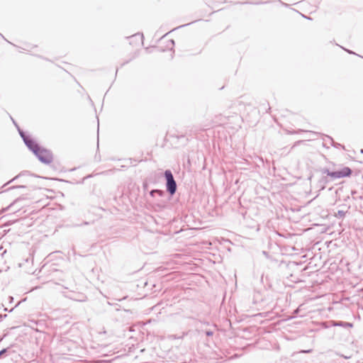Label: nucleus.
<instances>
[{
    "label": "nucleus",
    "mask_w": 363,
    "mask_h": 363,
    "mask_svg": "<svg viewBox=\"0 0 363 363\" xmlns=\"http://www.w3.org/2000/svg\"><path fill=\"white\" fill-rule=\"evenodd\" d=\"M34 178H36V177L33 176L31 174H28L27 173L19 174L18 175L15 177L13 179H11V181L8 182L7 183H6L3 186H1V194H6L9 190H11V189L14 190V189H21V188H26V186L25 185H16V186H13L6 188V186L9 183L12 182L13 181L21 179L22 182L29 183Z\"/></svg>",
    "instance_id": "f257e3e1"
},
{
    "label": "nucleus",
    "mask_w": 363,
    "mask_h": 363,
    "mask_svg": "<svg viewBox=\"0 0 363 363\" xmlns=\"http://www.w3.org/2000/svg\"><path fill=\"white\" fill-rule=\"evenodd\" d=\"M38 159L44 164H50L52 162L53 157L52 152L46 149L38 148L37 151L34 152Z\"/></svg>",
    "instance_id": "f03ea898"
},
{
    "label": "nucleus",
    "mask_w": 363,
    "mask_h": 363,
    "mask_svg": "<svg viewBox=\"0 0 363 363\" xmlns=\"http://www.w3.org/2000/svg\"><path fill=\"white\" fill-rule=\"evenodd\" d=\"M164 177L166 179V187L167 191L170 194V195H174L177 191V183L174 180L173 174L172 172L169 169L164 172Z\"/></svg>",
    "instance_id": "7ed1b4c3"
},
{
    "label": "nucleus",
    "mask_w": 363,
    "mask_h": 363,
    "mask_svg": "<svg viewBox=\"0 0 363 363\" xmlns=\"http://www.w3.org/2000/svg\"><path fill=\"white\" fill-rule=\"evenodd\" d=\"M352 174L350 168L345 167L341 170L332 172L330 177L333 179H340L345 177H349Z\"/></svg>",
    "instance_id": "20e7f679"
},
{
    "label": "nucleus",
    "mask_w": 363,
    "mask_h": 363,
    "mask_svg": "<svg viewBox=\"0 0 363 363\" xmlns=\"http://www.w3.org/2000/svg\"><path fill=\"white\" fill-rule=\"evenodd\" d=\"M24 201V199H16L13 203H11L9 206H8L6 208H2L1 210V213H3L6 210H11L13 212L18 211L23 206L21 204V203Z\"/></svg>",
    "instance_id": "39448f33"
},
{
    "label": "nucleus",
    "mask_w": 363,
    "mask_h": 363,
    "mask_svg": "<svg viewBox=\"0 0 363 363\" xmlns=\"http://www.w3.org/2000/svg\"><path fill=\"white\" fill-rule=\"evenodd\" d=\"M24 143L28 147V149L31 150L33 153L35 152L38 148L39 147L38 144L31 138H29L28 140L25 139Z\"/></svg>",
    "instance_id": "423d86ee"
},
{
    "label": "nucleus",
    "mask_w": 363,
    "mask_h": 363,
    "mask_svg": "<svg viewBox=\"0 0 363 363\" xmlns=\"http://www.w3.org/2000/svg\"><path fill=\"white\" fill-rule=\"evenodd\" d=\"M155 194L158 195L160 197H162L165 195V192L162 190H160V189H153L152 191H150V195L151 196H155Z\"/></svg>",
    "instance_id": "0eeeda50"
},
{
    "label": "nucleus",
    "mask_w": 363,
    "mask_h": 363,
    "mask_svg": "<svg viewBox=\"0 0 363 363\" xmlns=\"http://www.w3.org/2000/svg\"><path fill=\"white\" fill-rule=\"evenodd\" d=\"M13 123L15 124V125L16 126V128H18V133L21 135V137L22 138L23 142L25 143V139L28 140L29 138H30L29 135H26L18 126V125L15 123V121L13 120Z\"/></svg>",
    "instance_id": "6e6552de"
},
{
    "label": "nucleus",
    "mask_w": 363,
    "mask_h": 363,
    "mask_svg": "<svg viewBox=\"0 0 363 363\" xmlns=\"http://www.w3.org/2000/svg\"><path fill=\"white\" fill-rule=\"evenodd\" d=\"M335 325H338V326H345V327H352V324L350 323H344V322H339L337 323H335Z\"/></svg>",
    "instance_id": "1a4fd4ad"
},
{
    "label": "nucleus",
    "mask_w": 363,
    "mask_h": 363,
    "mask_svg": "<svg viewBox=\"0 0 363 363\" xmlns=\"http://www.w3.org/2000/svg\"><path fill=\"white\" fill-rule=\"evenodd\" d=\"M327 138H328V139L330 141L331 145H333L334 147H342V145H341L340 144H339V143H335L333 141V138H330V137H329V136H327Z\"/></svg>",
    "instance_id": "9d476101"
},
{
    "label": "nucleus",
    "mask_w": 363,
    "mask_h": 363,
    "mask_svg": "<svg viewBox=\"0 0 363 363\" xmlns=\"http://www.w3.org/2000/svg\"><path fill=\"white\" fill-rule=\"evenodd\" d=\"M7 352H10V348H6L1 350V357L6 354Z\"/></svg>",
    "instance_id": "9b49d317"
},
{
    "label": "nucleus",
    "mask_w": 363,
    "mask_h": 363,
    "mask_svg": "<svg viewBox=\"0 0 363 363\" xmlns=\"http://www.w3.org/2000/svg\"><path fill=\"white\" fill-rule=\"evenodd\" d=\"M332 172H330L329 169H324L323 170V174H326L328 176H330V174H331Z\"/></svg>",
    "instance_id": "f8f14e48"
},
{
    "label": "nucleus",
    "mask_w": 363,
    "mask_h": 363,
    "mask_svg": "<svg viewBox=\"0 0 363 363\" xmlns=\"http://www.w3.org/2000/svg\"><path fill=\"white\" fill-rule=\"evenodd\" d=\"M182 337H177L176 335H171L169 336V339L170 340H175V339H179Z\"/></svg>",
    "instance_id": "ddd939ff"
},
{
    "label": "nucleus",
    "mask_w": 363,
    "mask_h": 363,
    "mask_svg": "<svg viewBox=\"0 0 363 363\" xmlns=\"http://www.w3.org/2000/svg\"><path fill=\"white\" fill-rule=\"evenodd\" d=\"M337 214L340 217H343L345 215V213L343 211H338Z\"/></svg>",
    "instance_id": "4468645a"
},
{
    "label": "nucleus",
    "mask_w": 363,
    "mask_h": 363,
    "mask_svg": "<svg viewBox=\"0 0 363 363\" xmlns=\"http://www.w3.org/2000/svg\"><path fill=\"white\" fill-rule=\"evenodd\" d=\"M268 3V1H266V2H262V1H258V2H255V3H252V2H246V4H267Z\"/></svg>",
    "instance_id": "2eb2a0df"
},
{
    "label": "nucleus",
    "mask_w": 363,
    "mask_h": 363,
    "mask_svg": "<svg viewBox=\"0 0 363 363\" xmlns=\"http://www.w3.org/2000/svg\"><path fill=\"white\" fill-rule=\"evenodd\" d=\"M206 334L207 336H212L213 333L212 331H206Z\"/></svg>",
    "instance_id": "dca6fc26"
},
{
    "label": "nucleus",
    "mask_w": 363,
    "mask_h": 363,
    "mask_svg": "<svg viewBox=\"0 0 363 363\" xmlns=\"http://www.w3.org/2000/svg\"><path fill=\"white\" fill-rule=\"evenodd\" d=\"M169 43L171 44V45H172V46H173V45H174V40H169Z\"/></svg>",
    "instance_id": "f3484780"
},
{
    "label": "nucleus",
    "mask_w": 363,
    "mask_h": 363,
    "mask_svg": "<svg viewBox=\"0 0 363 363\" xmlns=\"http://www.w3.org/2000/svg\"><path fill=\"white\" fill-rule=\"evenodd\" d=\"M347 52L350 53V54H354L353 52L350 51V50H345Z\"/></svg>",
    "instance_id": "a211bd4d"
},
{
    "label": "nucleus",
    "mask_w": 363,
    "mask_h": 363,
    "mask_svg": "<svg viewBox=\"0 0 363 363\" xmlns=\"http://www.w3.org/2000/svg\"><path fill=\"white\" fill-rule=\"evenodd\" d=\"M4 225H6V221H4V224H3V225H1V228H2Z\"/></svg>",
    "instance_id": "6ab92c4d"
},
{
    "label": "nucleus",
    "mask_w": 363,
    "mask_h": 363,
    "mask_svg": "<svg viewBox=\"0 0 363 363\" xmlns=\"http://www.w3.org/2000/svg\"><path fill=\"white\" fill-rule=\"evenodd\" d=\"M9 299L11 300V301H12L13 298V297L9 296Z\"/></svg>",
    "instance_id": "aec40b11"
},
{
    "label": "nucleus",
    "mask_w": 363,
    "mask_h": 363,
    "mask_svg": "<svg viewBox=\"0 0 363 363\" xmlns=\"http://www.w3.org/2000/svg\"><path fill=\"white\" fill-rule=\"evenodd\" d=\"M6 250L4 251V252H3V253H1V256H2L4 253H6Z\"/></svg>",
    "instance_id": "412c9836"
},
{
    "label": "nucleus",
    "mask_w": 363,
    "mask_h": 363,
    "mask_svg": "<svg viewBox=\"0 0 363 363\" xmlns=\"http://www.w3.org/2000/svg\"><path fill=\"white\" fill-rule=\"evenodd\" d=\"M302 352H309V350L302 351Z\"/></svg>",
    "instance_id": "4be33fe9"
},
{
    "label": "nucleus",
    "mask_w": 363,
    "mask_h": 363,
    "mask_svg": "<svg viewBox=\"0 0 363 363\" xmlns=\"http://www.w3.org/2000/svg\"><path fill=\"white\" fill-rule=\"evenodd\" d=\"M5 216H1V219L3 220Z\"/></svg>",
    "instance_id": "5701e85b"
},
{
    "label": "nucleus",
    "mask_w": 363,
    "mask_h": 363,
    "mask_svg": "<svg viewBox=\"0 0 363 363\" xmlns=\"http://www.w3.org/2000/svg\"><path fill=\"white\" fill-rule=\"evenodd\" d=\"M360 152H361V153H363V150H361V151H360Z\"/></svg>",
    "instance_id": "b1692460"
}]
</instances>
